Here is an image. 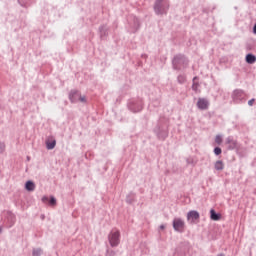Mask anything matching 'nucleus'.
<instances>
[{
    "label": "nucleus",
    "mask_w": 256,
    "mask_h": 256,
    "mask_svg": "<svg viewBox=\"0 0 256 256\" xmlns=\"http://www.w3.org/2000/svg\"><path fill=\"white\" fill-rule=\"evenodd\" d=\"M108 240L111 247H117L121 243V232L119 230H112L108 235Z\"/></svg>",
    "instance_id": "f03ea898"
},
{
    "label": "nucleus",
    "mask_w": 256,
    "mask_h": 256,
    "mask_svg": "<svg viewBox=\"0 0 256 256\" xmlns=\"http://www.w3.org/2000/svg\"><path fill=\"white\" fill-rule=\"evenodd\" d=\"M210 218L212 219V221H219L221 219V215L216 214L215 210H211L210 211Z\"/></svg>",
    "instance_id": "ddd939ff"
},
{
    "label": "nucleus",
    "mask_w": 256,
    "mask_h": 256,
    "mask_svg": "<svg viewBox=\"0 0 256 256\" xmlns=\"http://www.w3.org/2000/svg\"><path fill=\"white\" fill-rule=\"evenodd\" d=\"M5 151V143L0 142V153H3Z\"/></svg>",
    "instance_id": "aec40b11"
},
{
    "label": "nucleus",
    "mask_w": 256,
    "mask_h": 256,
    "mask_svg": "<svg viewBox=\"0 0 256 256\" xmlns=\"http://www.w3.org/2000/svg\"><path fill=\"white\" fill-rule=\"evenodd\" d=\"M160 229H165V226L161 225V226H160Z\"/></svg>",
    "instance_id": "b1692460"
},
{
    "label": "nucleus",
    "mask_w": 256,
    "mask_h": 256,
    "mask_svg": "<svg viewBox=\"0 0 256 256\" xmlns=\"http://www.w3.org/2000/svg\"><path fill=\"white\" fill-rule=\"evenodd\" d=\"M226 143L229 147V149H236L237 148V141L233 140V138L228 137L226 139Z\"/></svg>",
    "instance_id": "1a4fd4ad"
},
{
    "label": "nucleus",
    "mask_w": 256,
    "mask_h": 256,
    "mask_svg": "<svg viewBox=\"0 0 256 256\" xmlns=\"http://www.w3.org/2000/svg\"><path fill=\"white\" fill-rule=\"evenodd\" d=\"M256 62V56L253 54H248L246 55V63H248L249 65H253V63Z\"/></svg>",
    "instance_id": "9b49d317"
},
{
    "label": "nucleus",
    "mask_w": 256,
    "mask_h": 256,
    "mask_svg": "<svg viewBox=\"0 0 256 256\" xmlns=\"http://www.w3.org/2000/svg\"><path fill=\"white\" fill-rule=\"evenodd\" d=\"M243 95H244V93H243V91H241V90H236V91L234 92V97H235V99H239V97H243Z\"/></svg>",
    "instance_id": "4468645a"
},
{
    "label": "nucleus",
    "mask_w": 256,
    "mask_h": 256,
    "mask_svg": "<svg viewBox=\"0 0 256 256\" xmlns=\"http://www.w3.org/2000/svg\"><path fill=\"white\" fill-rule=\"evenodd\" d=\"M154 10L157 15H165L169 11V1L167 0H156Z\"/></svg>",
    "instance_id": "f257e3e1"
},
{
    "label": "nucleus",
    "mask_w": 256,
    "mask_h": 256,
    "mask_svg": "<svg viewBox=\"0 0 256 256\" xmlns=\"http://www.w3.org/2000/svg\"><path fill=\"white\" fill-rule=\"evenodd\" d=\"M57 145V140L55 138L50 137L46 140V149L51 151V149H55V146Z\"/></svg>",
    "instance_id": "6e6552de"
},
{
    "label": "nucleus",
    "mask_w": 256,
    "mask_h": 256,
    "mask_svg": "<svg viewBox=\"0 0 256 256\" xmlns=\"http://www.w3.org/2000/svg\"><path fill=\"white\" fill-rule=\"evenodd\" d=\"M253 103H255V98H252L251 100L248 101V105L250 107H253Z\"/></svg>",
    "instance_id": "4be33fe9"
},
{
    "label": "nucleus",
    "mask_w": 256,
    "mask_h": 256,
    "mask_svg": "<svg viewBox=\"0 0 256 256\" xmlns=\"http://www.w3.org/2000/svg\"><path fill=\"white\" fill-rule=\"evenodd\" d=\"M41 253H43V250H41V248L33 250V256H41Z\"/></svg>",
    "instance_id": "dca6fc26"
},
{
    "label": "nucleus",
    "mask_w": 256,
    "mask_h": 256,
    "mask_svg": "<svg viewBox=\"0 0 256 256\" xmlns=\"http://www.w3.org/2000/svg\"><path fill=\"white\" fill-rule=\"evenodd\" d=\"M178 81H179V83H185L184 76H178Z\"/></svg>",
    "instance_id": "412c9836"
},
{
    "label": "nucleus",
    "mask_w": 256,
    "mask_h": 256,
    "mask_svg": "<svg viewBox=\"0 0 256 256\" xmlns=\"http://www.w3.org/2000/svg\"><path fill=\"white\" fill-rule=\"evenodd\" d=\"M69 99L72 103H77V101H81V103H86L87 101L85 96H82L81 93L76 90L70 92Z\"/></svg>",
    "instance_id": "20e7f679"
},
{
    "label": "nucleus",
    "mask_w": 256,
    "mask_h": 256,
    "mask_svg": "<svg viewBox=\"0 0 256 256\" xmlns=\"http://www.w3.org/2000/svg\"><path fill=\"white\" fill-rule=\"evenodd\" d=\"M1 231H2V228L0 227V233H1Z\"/></svg>",
    "instance_id": "a878e982"
},
{
    "label": "nucleus",
    "mask_w": 256,
    "mask_h": 256,
    "mask_svg": "<svg viewBox=\"0 0 256 256\" xmlns=\"http://www.w3.org/2000/svg\"><path fill=\"white\" fill-rule=\"evenodd\" d=\"M173 229L178 233H183V231H185V221H183L181 218H174Z\"/></svg>",
    "instance_id": "39448f33"
},
{
    "label": "nucleus",
    "mask_w": 256,
    "mask_h": 256,
    "mask_svg": "<svg viewBox=\"0 0 256 256\" xmlns=\"http://www.w3.org/2000/svg\"><path fill=\"white\" fill-rule=\"evenodd\" d=\"M195 79H197V77H194L193 81V85H192V89L193 91H197L199 89V83L195 82Z\"/></svg>",
    "instance_id": "f3484780"
},
{
    "label": "nucleus",
    "mask_w": 256,
    "mask_h": 256,
    "mask_svg": "<svg viewBox=\"0 0 256 256\" xmlns=\"http://www.w3.org/2000/svg\"><path fill=\"white\" fill-rule=\"evenodd\" d=\"M197 107L201 111H205V110L209 109V100H207L205 98H199L198 102H197Z\"/></svg>",
    "instance_id": "423d86ee"
},
{
    "label": "nucleus",
    "mask_w": 256,
    "mask_h": 256,
    "mask_svg": "<svg viewBox=\"0 0 256 256\" xmlns=\"http://www.w3.org/2000/svg\"><path fill=\"white\" fill-rule=\"evenodd\" d=\"M215 143H217V145H221L223 143V137H221V135H217L215 137Z\"/></svg>",
    "instance_id": "2eb2a0df"
},
{
    "label": "nucleus",
    "mask_w": 256,
    "mask_h": 256,
    "mask_svg": "<svg viewBox=\"0 0 256 256\" xmlns=\"http://www.w3.org/2000/svg\"><path fill=\"white\" fill-rule=\"evenodd\" d=\"M187 63H189V61L183 55H177L173 59L174 69H183V67H187Z\"/></svg>",
    "instance_id": "7ed1b4c3"
},
{
    "label": "nucleus",
    "mask_w": 256,
    "mask_h": 256,
    "mask_svg": "<svg viewBox=\"0 0 256 256\" xmlns=\"http://www.w3.org/2000/svg\"><path fill=\"white\" fill-rule=\"evenodd\" d=\"M47 201H49V198H48L47 196H44V197L42 198V202H43V203H47Z\"/></svg>",
    "instance_id": "5701e85b"
},
{
    "label": "nucleus",
    "mask_w": 256,
    "mask_h": 256,
    "mask_svg": "<svg viewBox=\"0 0 256 256\" xmlns=\"http://www.w3.org/2000/svg\"><path fill=\"white\" fill-rule=\"evenodd\" d=\"M199 217V212L192 210L187 214V221H189L190 223H195V221H197Z\"/></svg>",
    "instance_id": "0eeeda50"
},
{
    "label": "nucleus",
    "mask_w": 256,
    "mask_h": 256,
    "mask_svg": "<svg viewBox=\"0 0 256 256\" xmlns=\"http://www.w3.org/2000/svg\"><path fill=\"white\" fill-rule=\"evenodd\" d=\"M218 256H225L224 254H219Z\"/></svg>",
    "instance_id": "393cba45"
},
{
    "label": "nucleus",
    "mask_w": 256,
    "mask_h": 256,
    "mask_svg": "<svg viewBox=\"0 0 256 256\" xmlns=\"http://www.w3.org/2000/svg\"><path fill=\"white\" fill-rule=\"evenodd\" d=\"M49 203L50 205L55 206L57 205V199H55V197H51Z\"/></svg>",
    "instance_id": "a211bd4d"
},
{
    "label": "nucleus",
    "mask_w": 256,
    "mask_h": 256,
    "mask_svg": "<svg viewBox=\"0 0 256 256\" xmlns=\"http://www.w3.org/2000/svg\"><path fill=\"white\" fill-rule=\"evenodd\" d=\"M214 169H216V171H223V169H225V164L223 161L218 160L214 163Z\"/></svg>",
    "instance_id": "9d476101"
},
{
    "label": "nucleus",
    "mask_w": 256,
    "mask_h": 256,
    "mask_svg": "<svg viewBox=\"0 0 256 256\" xmlns=\"http://www.w3.org/2000/svg\"><path fill=\"white\" fill-rule=\"evenodd\" d=\"M26 191H35V183L33 181L29 180L25 184Z\"/></svg>",
    "instance_id": "f8f14e48"
},
{
    "label": "nucleus",
    "mask_w": 256,
    "mask_h": 256,
    "mask_svg": "<svg viewBox=\"0 0 256 256\" xmlns=\"http://www.w3.org/2000/svg\"><path fill=\"white\" fill-rule=\"evenodd\" d=\"M214 153H215V155H221V153H222L221 148H219V147L214 148Z\"/></svg>",
    "instance_id": "6ab92c4d"
}]
</instances>
